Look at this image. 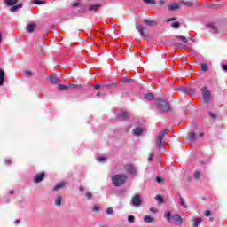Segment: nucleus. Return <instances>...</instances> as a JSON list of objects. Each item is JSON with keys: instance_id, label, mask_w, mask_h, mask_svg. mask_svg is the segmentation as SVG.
<instances>
[{"instance_id": "10", "label": "nucleus", "mask_w": 227, "mask_h": 227, "mask_svg": "<svg viewBox=\"0 0 227 227\" xmlns=\"http://www.w3.org/2000/svg\"><path fill=\"white\" fill-rule=\"evenodd\" d=\"M62 201H63V197H61V195H57L55 198V206L61 207Z\"/></svg>"}, {"instance_id": "42", "label": "nucleus", "mask_w": 227, "mask_h": 227, "mask_svg": "<svg viewBox=\"0 0 227 227\" xmlns=\"http://www.w3.org/2000/svg\"><path fill=\"white\" fill-rule=\"evenodd\" d=\"M69 87H70V88H75V89H77V88H82V85H78V84H69Z\"/></svg>"}, {"instance_id": "34", "label": "nucleus", "mask_w": 227, "mask_h": 227, "mask_svg": "<svg viewBox=\"0 0 227 227\" xmlns=\"http://www.w3.org/2000/svg\"><path fill=\"white\" fill-rule=\"evenodd\" d=\"M106 214H108V215H113L114 214V210H113L112 207H108L106 208Z\"/></svg>"}, {"instance_id": "30", "label": "nucleus", "mask_w": 227, "mask_h": 227, "mask_svg": "<svg viewBox=\"0 0 227 227\" xmlns=\"http://www.w3.org/2000/svg\"><path fill=\"white\" fill-rule=\"evenodd\" d=\"M196 137V134L194 132H192L188 135V139H190V141H194Z\"/></svg>"}, {"instance_id": "32", "label": "nucleus", "mask_w": 227, "mask_h": 227, "mask_svg": "<svg viewBox=\"0 0 227 227\" xmlns=\"http://www.w3.org/2000/svg\"><path fill=\"white\" fill-rule=\"evenodd\" d=\"M182 4H184V6H194V4H192V2H185V1H182Z\"/></svg>"}, {"instance_id": "44", "label": "nucleus", "mask_w": 227, "mask_h": 227, "mask_svg": "<svg viewBox=\"0 0 227 227\" xmlns=\"http://www.w3.org/2000/svg\"><path fill=\"white\" fill-rule=\"evenodd\" d=\"M85 196H86V198L88 199V200H91V198H92V194L91 193H90V192H86L85 193Z\"/></svg>"}, {"instance_id": "51", "label": "nucleus", "mask_w": 227, "mask_h": 227, "mask_svg": "<svg viewBox=\"0 0 227 227\" xmlns=\"http://www.w3.org/2000/svg\"><path fill=\"white\" fill-rule=\"evenodd\" d=\"M93 210H94L95 212H98V211L100 210V207H98V206H95V207H93Z\"/></svg>"}, {"instance_id": "39", "label": "nucleus", "mask_w": 227, "mask_h": 227, "mask_svg": "<svg viewBox=\"0 0 227 227\" xmlns=\"http://www.w3.org/2000/svg\"><path fill=\"white\" fill-rule=\"evenodd\" d=\"M172 27H173L174 29H178V27H180V23H178V22L173 23V24H172Z\"/></svg>"}, {"instance_id": "11", "label": "nucleus", "mask_w": 227, "mask_h": 227, "mask_svg": "<svg viewBox=\"0 0 227 227\" xmlns=\"http://www.w3.org/2000/svg\"><path fill=\"white\" fill-rule=\"evenodd\" d=\"M132 134L134 136H141V134H143V129L142 128H135L133 130H132Z\"/></svg>"}, {"instance_id": "36", "label": "nucleus", "mask_w": 227, "mask_h": 227, "mask_svg": "<svg viewBox=\"0 0 227 227\" xmlns=\"http://www.w3.org/2000/svg\"><path fill=\"white\" fill-rule=\"evenodd\" d=\"M200 176H201V173H200V171H195L194 173L195 180H200Z\"/></svg>"}, {"instance_id": "6", "label": "nucleus", "mask_w": 227, "mask_h": 227, "mask_svg": "<svg viewBox=\"0 0 227 227\" xmlns=\"http://www.w3.org/2000/svg\"><path fill=\"white\" fill-rule=\"evenodd\" d=\"M206 27H207V29H209V31L211 33H214L215 35H217L219 33H221L222 28L217 27V25H215V23H208L206 25Z\"/></svg>"}, {"instance_id": "24", "label": "nucleus", "mask_w": 227, "mask_h": 227, "mask_svg": "<svg viewBox=\"0 0 227 227\" xmlns=\"http://www.w3.org/2000/svg\"><path fill=\"white\" fill-rule=\"evenodd\" d=\"M27 33H33L35 31V24H29L27 26Z\"/></svg>"}, {"instance_id": "23", "label": "nucleus", "mask_w": 227, "mask_h": 227, "mask_svg": "<svg viewBox=\"0 0 227 227\" xmlns=\"http://www.w3.org/2000/svg\"><path fill=\"white\" fill-rule=\"evenodd\" d=\"M96 159L98 162H106V160H107V156L106 155L98 156Z\"/></svg>"}, {"instance_id": "47", "label": "nucleus", "mask_w": 227, "mask_h": 227, "mask_svg": "<svg viewBox=\"0 0 227 227\" xmlns=\"http://www.w3.org/2000/svg\"><path fill=\"white\" fill-rule=\"evenodd\" d=\"M156 182H157L158 184H160V183L162 182V178H161L160 176H157V177H156Z\"/></svg>"}, {"instance_id": "53", "label": "nucleus", "mask_w": 227, "mask_h": 227, "mask_svg": "<svg viewBox=\"0 0 227 227\" xmlns=\"http://www.w3.org/2000/svg\"><path fill=\"white\" fill-rule=\"evenodd\" d=\"M150 212H152L153 214H155L157 212V210H155L153 207H151L150 209Z\"/></svg>"}, {"instance_id": "56", "label": "nucleus", "mask_w": 227, "mask_h": 227, "mask_svg": "<svg viewBox=\"0 0 227 227\" xmlns=\"http://www.w3.org/2000/svg\"><path fill=\"white\" fill-rule=\"evenodd\" d=\"M94 88H95V90H100V85H98V84L94 85Z\"/></svg>"}, {"instance_id": "48", "label": "nucleus", "mask_w": 227, "mask_h": 227, "mask_svg": "<svg viewBox=\"0 0 227 227\" xmlns=\"http://www.w3.org/2000/svg\"><path fill=\"white\" fill-rule=\"evenodd\" d=\"M177 47H179V49H187V46L183 44H177Z\"/></svg>"}, {"instance_id": "9", "label": "nucleus", "mask_w": 227, "mask_h": 227, "mask_svg": "<svg viewBox=\"0 0 227 227\" xmlns=\"http://www.w3.org/2000/svg\"><path fill=\"white\" fill-rule=\"evenodd\" d=\"M172 219L176 223V224H177L178 226H180V224H182V217H180V215H174L172 216Z\"/></svg>"}, {"instance_id": "63", "label": "nucleus", "mask_w": 227, "mask_h": 227, "mask_svg": "<svg viewBox=\"0 0 227 227\" xmlns=\"http://www.w3.org/2000/svg\"><path fill=\"white\" fill-rule=\"evenodd\" d=\"M10 194H13V191L12 190L10 191Z\"/></svg>"}, {"instance_id": "33", "label": "nucleus", "mask_w": 227, "mask_h": 227, "mask_svg": "<svg viewBox=\"0 0 227 227\" xmlns=\"http://www.w3.org/2000/svg\"><path fill=\"white\" fill-rule=\"evenodd\" d=\"M177 38L179 40H181L183 43H187V42H188V40L186 39L185 36L179 35V36H177Z\"/></svg>"}, {"instance_id": "55", "label": "nucleus", "mask_w": 227, "mask_h": 227, "mask_svg": "<svg viewBox=\"0 0 227 227\" xmlns=\"http://www.w3.org/2000/svg\"><path fill=\"white\" fill-rule=\"evenodd\" d=\"M5 164H7V166H9V164H12V161L10 160H5Z\"/></svg>"}, {"instance_id": "41", "label": "nucleus", "mask_w": 227, "mask_h": 227, "mask_svg": "<svg viewBox=\"0 0 227 227\" xmlns=\"http://www.w3.org/2000/svg\"><path fill=\"white\" fill-rule=\"evenodd\" d=\"M35 4H45L44 1L34 0Z\"/></svg>"}, {"instance_id": "37", "label": "nucleus", "mask_w": 227, "mask_h": 227, "mask_svg": "<svg viewBox=\"0 0 227 227\" xmlns=\"http://www.w3.org/2000/svg\"><path fill=\"white\" fill-rule=\"evenodd\" d=\"M145 4H155V0H144Z\"/></svg>"}, {"instance_id": "61", "label": "nucleus", "mask_w": 227, "mask_h": 227, "mask_svg": "<svg viewBox=\"0 0 227 227\" xmlns=\"http://www.w3.org/2000/svg\"><path fill=\"white\" fill-rule=\"evenodd\" d=\"M199 137H203V133H200Z\"/></svg>"}, {"instance_id": "54", "label": "nucleus", "mask_w": 227, "mask_h": 227, "mask_svg": "<svg viewBox=\"0 0 227 227\" xmlns=\"http://www.w3.org/2000/svg\"><path fill=\"white\" fill-rule=\"evenodd\" d=\"M222 68H223V70H224L225 72H227V65L222 66Z\"/></svg>"}, {"instance_id": "43", "label": "nucleus", "mask_w": 227, "mask_h": 227, "mask_svg": "<svg viewBox=\"0 0 227 227\" xmlns=\"http://www.w3.org/2000/svg\"><path fill=\"white\" fill-rule=\"evenodd\" d=\"M166 4V0H160L159 6H164Z\"/></svg>"}, {"instance_id": "29", "label": "nucleus", "mask_w": 227, "mask_h": 227, "mask_svg": "<svg viewBox=\"0 0 227 227\" xmlns=\"http://www.w3.org/2000/svg\"><path fill=\"white\" fill-rule=\"evenodd\" d=\"M24 75H25V77H33V72H31L29 70H26V71H24Z\"/></svg>"}, {"instance_id": "22", "label": "nucleus", "mask_w": 227, "mask_h": 227, "mask_svg": "<svg viewBox=\"0 0 227 227\" xmlns=\"http://www.w3.org/2000/svg\"><path fill=\"white\" fill-rule=\"evenodd\" d=\"M202 219L200 217H197L193 219V226L198 227L200 226V223H201Z\"/></svg>"}, {"instance_id": "49", "label": "nucleus", "mask_w": 227, "mask_h": 227, "mask_svg": "<svg viewBox=\"0 0 227 227\" xmlns=\"http://www.w3.org/2000/svg\"><path fill=\"white\" fill-rule=\"evenodd\" d=\"M209 116L213 118V120H215V114H213L212 112H209Z\"/></svg>"}, {"instance_id": "19", "label": "nucleus", "mask_w": 227, "mask_h": 227, "mask_svg": "<svg viewBox=\"0 0 227 227\" xmlns=\"http://www.w3.org/2000/svg\"><path fill=\"white\" fill-rule=\"evenodd\" d=\"M3 84H4V71L0 69V86H3Z\"/></svg>"}, {"instance_id": "3", "label": "nucleus", "mask_w": 227, "mask_h": 227, "mask_svg": "<svg viewBox=\"0 0 227 227\" xmlns=\"http://www.w3.org/2000/svg\"><path fill=\"white\" fill-rule=\"evenodd\" d=\"M131 207H135L136 208H139L141 205H143V198L140 194H135L132 196L130 200Z\"/></svg>"}, {"instance_id": "18", "label": "nucleus", "mask_w": 227, "mask_h": 227, "mask_svg": "<svg viewBox=\"0 0 227 227\" xmlns=\"http://www.w3.org/2000/svg\"><path fill=\"white\" fill-rule=\"evenodd\" d=\"M178 8H180V5L176 3L172 4L171 5L168 6V10L170 12H175V10H178Z\"/></svg>"}, {"instance_id": "12", "label": "nucleus", "mask_w": 227, "mask_h": 227, "mask_svg": "<svg viewBox=\"0 0 227 227\" xmlns=\"http://www.w3.org/2000/svg\"><path fill=\"white\" fill-rule=\"evenodd\" d=\"M179 205H181L183 208H189V206L185 202V200L182 198V196H179Z\"/></svg>"}, {"instance_id": "59", "label": "nucleus", "mask_w": 227, "mask_h": 227, "mask_svg": "<svg viewBox=\"0 0 227 227\" xmlns=\"http://www.w3.org/2000/svg\"><path fill=\"white\" fill-rule=\"evenodd\" d=\"M80 191H81L82 192H84V187L81 186V187H80Z\"/></svg>"}, {"instance_id": "27", "label": "nucleus", "mask_w": 227, "mask_h": 227, "mask_svg": "<svg viewBox=\"0 0 227 227\" xmlns=\"http://www.w3.org/2000/svg\"><path fill=\"white\" fill-rule=\"evenodd\" d=\"M58 89L64 90H70V85L67 86V85L59 84V85H58Z\"/></svg>"}, {"instance_id": "1", "label": "nucleus", "mask_w": 227, "mask_h": 227, "mask_svg": "<svg viewBox=\"0 0 227 227\" xmlns=\"http://www.w3.org/2000/svg\"><path fill=\"white\" fill-rule=\"evenodd\" d=\"M157 106L159 111H160L161 113H168V111H171V106H169V103H168L163 98H157Z\"/></svg>"}, {"instance_id": "16", "label": "nucleus", "mask_w": 227, "mask_h": 227, "mask_svg": "<svg viewBox=\"0 0 227 227\" xmlns=\"http://www.w3.org/2000/svg\"><path fill=\"white\" fill-rule=\"evenodd\" d=\"M127 118H129V113L127 112H122L118 115L119 120H127Z\"/></svg>"}, {"instance_id": "31", "label": "nucleus", "mask_w": 227, "mask_h": 227, "mask_svg": "<svg viewBox=\"0 0 227 227\" xmlns=\"http://www.w3.org/2000/svg\"><path fill=\"white\" fill-rule=\"evenodd\" d=\"M145 98H146V100H153V94L152 93L145 94Z\"/></svg>"}, {"instance_id": "40", "label": "nucleus", "mask_w": 227, "mask_h": 227, "mask_svg": "<svg viewBox=\"0 0 227 227\" xmlns=\"http://www.w3.org/2000/svg\"><path fill=\"white\" fill-rule=\"evenodd\" d=\"M135 219H136V217H134V215H129V216H128V221H129V223H134Z\"/></svg>"}, {"instance_id": "60", "label": "nucleus", "mask_w": 227, "mask_h": 227, "mask_svg": "<svg viewBox=\"0 0 227 227\" xmlns=\"http://www.w3.org/2000/svg\"><path fill=\"white\" fill-rule=\"evenodd\" d=\"M15 223L16 224H19V223H20V220H16Z\"/></svg>"}, {"instance_id": "26", "label": "nucleus", "mask_w": 227, "mask_h": 227, "mask_svg": "<svg viewBox=\"0 0 227 227\" xmlns=\"http://www.w3.org/2000/svg\"><path fill=\"white\" fill-rule=\"evenodd\" d=\"M144 221L145 223H153V218L150 215H146V216L144 217Z\"/></svg>"}, {"instance_id": "57", "label": "nucleus", "mask_w": 227, "mask_h": 227, "mask_svg": "<svg viewBox=\"0 0 227 227\" xmlns=\"http://www.w3.org/2000/svg\"><path fill=\"white\" fill-rule=\"evenodd\" d=\"M3 42V33L0 31V43Z\"/></svg>"}, {"instance_id": "35", "label": "nucleus", "mask_w": 227, "mask_h": 227, "mask_svg": "<svg viewBox=\"0 0 227 227\" xmlns=\"http://www.w3.org/2000/svg\"><path fill=\"white\" fill-rule=\"evenodd\" d=\"M155 200L160 203H162L164 201V199L160 195H156Z\"/></svg>"}, {"instance_id": "50", "label": "nucleus", "mask_w": 227, "mask_h": 227, "mask_svg": "<svg viewBox=\"0 0 227 227\" xmlns=\"http://www.w3.org/2000/svg\"><path fill=\"white\" fill-rule=\"evenodd\" d=\"M175 20H176V19H175V18H169V19L167 20V22H173V21H175Z\"/></svg>"}, {"instance_id": "17", "label": "nucleus", "mask_w": 227, "mask_h": 227, "mask_svg": "<svg viewBox=\"0 0 227 227\" xmlns=\"http://www.w3.org/2000/svg\"><path fill=\"white\" fill-rule=\"evenodd\" d=\"M18 0H4V4H6V6H13L15 4H17Z\"/></svg>"}, {"instance_id": "14", "label": "nucleus", "mask_w": 227, "mask_h": 227, "mask_svg": "<svg viewBox=\"0 0 227 227\" xmlns=\"http://www.w3.org/2000/svg\"><path fill=\"white\" fill-rule=\"evenodd\" d=\"M66 185L67 184L65 182L59 183L53 187V191H59V189H63Z\"/></svg>"}, {"instance_id": "15", "label": "nucleus", "mask_w": 227, "mask_h": 227, "mask_svg": "<svg viewBox=\"0 0 227 227\" xmlns=\"http://www.w3.org/2000/svg\"><path fill=\"white\" fill-rule=\"evenodd\" d=\"M144 24H146V26L153 27V26H157V21L144 20Z\"/></svg>"}, {"instance_id": "52", "label": "nucleus", "mask_w": 227, "mask_h": 227, "mask_svg": "<svg viewBox=\"0 0 227 227\" xmlns=\"http://www.w3.org/2000/svg\"><path fill=\"white\" fill-rule=\"evenodd\" d=\"M153 160V153H151L148 160Z\"/></svg>"}, {"instance_id": "4", "label": "nucleus", "mask_w": 227, "mask_h": 227, "mask_svg": "<svg viewBox=\"0 0 227 227\" xmlns=\"http://www.w3.org/2000/svg\"><path fill=\"white\" fill-rule=\"evenodd\" d=\"M164 136H168V129H162L157 138H156V145L158 148H162V139H164Z\"/></svg>"}, {"instance_id": "20", "label": "nucleus", "mask_w": 227, "mask_h": 227, "mask_svg": "<svg viewBox=\"0 0 227 227\" xmlns=\"http://www.w3.org/2000/svg\"><path fill=\"white\" fill-rule=\"evenodd\" d=\"M99 8H100V5L93 4V5L89 6L88 12H97V10H98Z\"/></svg>"}, {"instance_id": "13", "label": "nucleus", "mask_w": 227, "mask_h": 227, "mask_svg": "<svg viewBox=\"0 0 227 227\" xmlns=\"http://www.w3.org/2000/svg\"><path fill=\"white\" fill-rule=\"evenodd\" d=\"M50 81L52 84H59L60 82L59 78H58L56 75H51Z\"/></svg>"}, {"instance_id": "62", "label": "nucleus", "mask_w": 227, "mask_h": 227, "mask_svg": "<svg viewBox=\"0 0 227 227\" xmlns=\"http://www.w3.org/2000/svg\"><path fill=\"white\" fill-rule=\"evenodd\" d=\"M190 40H191L192 42H194V38H192V37H191Z\"/></svg>"}, {"instance_id": "8", "label": "nucleus", "mask_w": 227, "mask_h": 227, "mask_svg": "<svg viewBox=\"0 0 227 227\" xmlns=\"http://www.w3.org/2000/svg\"><path fill=\"white\" fill-rule=\"evenodd\" d=\"M43 178H45V173L42 172V173L36 174L34 177V182L35 184H40V182H42Z\"/></svg>"}, {"instance_id": "28", "label": "nucleus", "mask_w": 227, "mask_h": 227, "mask_svg": "<svg viewBox=\"0 0 227 227\" xmlns=\"http://www.w3.org/2000/svg\"><path fill=\"white\" fill-rule=\"evenodd\" d=\"M138 33L141 36H145V27L143 26H138Z\"/></svg>"}, {"instance_id": "7", "label": "nucleus", "mask_w": 227, "mask_h": 227, "mask_svg": "<svg viewBox=\"0 0 227 227\" xmlns=\"http://www.w3.org/2000/svg\"><path fill=\"white\" fill-rule=\"evenodd\" d=\"M202 97L204 99V102H209L210 101V91L207 87L202 88Z\"/></svg>"}, {"instance_id": "46", "label": "nucleus", "mask_w": 227, "mask_h": 227, "mask_svg": "<svg viewBox=\"0 0 227 227\" xmlns=\"http://www.w3.org/2000/svg\"><path fill=\"white\" fill-rule=\"evenodd\" d=\"M211 212L210 211H206L205 213H204V215H206V217H210V215H211Z\"/></svg>"}, {"instance_id": "58", "label": "nucleus", "mask_w": 227, "mask_h": 227, "mask_svg": "<svg viewBox=\"0 0 227 227\" xmlns=\"http://www.w3.org/2000/svg\"><path fill=\"white\" fill-rule=\"evenodd\" d=\"M129 81H130V80H129V79H127V78H123V82H129Z\"/></svg>"}, {"instance_id": "5", "label": "nucleus", "mask_w": 227, "mask_h": 227, "mask_svg": "<svg viewBox=\"0 0 227 227\" xmlns=\"http://www.w3.org/2000/svg\"><path fill=\"white\" fill-rule=\"evenodd\" d=\"M124 169L129 173V175H131L132 176H136V175H137V168L136 166L130 163L126 164L124 166Z\"/></svg>"}, {"instance_id": "21", "label": "nucleus", "mask_w": 227, "mask_h": 227, "mask_svg": "<svg viewBox=\"0 0 227 227\" xmlns=\"http://www.w3.org/2000/svg\"><path fill=\"white\" fill-rule=\"evenodd\" d=\"M19 8H22V4H19L17 5H12L11 8H10V12H17L19 10Z\"/></svg>"}, {"instance_id": "2", "label": "nucleus", "mask_w": 227, "mask_h": 227, "mask_svg": "<svg viewBox=\"0 0 227 227\" xmlns=\"http://www.w3.org/2000/svg\"><path fill=\"white\" fill-rule=\"evenodd\" d=\"M127 181V176L125 175H115L112 177V182L115 187H120V185H123Z\"/></svg>"}, {"instance_id": "45", "label": "nucleus", "mask_w": 227, "mask_h": 227, "mask_svg": "<svg viewBox=\"0 0 227 227\" xmlns=\"http://www.w3.org/2000/svg\"><path fill=\"white\" fill-rule=\"evenodd\" d=\"M81 4L79 2H74L71 4V6H73L74 8L77 7V6H80Z\"/></svg>"}, {"instance_id": "38", "label": "nucleus", "mask_w": 227, "mask_h": 227, "mask_svg": "<svg viewBox=\"0 0 227 227\" xmlns=\"http://www.w3.org/2000/svg\"><path fill=\"white\" fill-rule=\"evenodd\" d=\"M201 70L207 72L208 70V66H207V64H201Z\"/></svg>"}, {"instance_id": "25", "label": "nucleus", "mask_w": 227, "mask_h": 227, "mask_svg": "<svg viewBox=\"0 0 227 227\" xmlns=\"http://www.w3.org/2000/svg\"><path fill=\"white\" fill-rule=\"evenodd\" d=\"M164 217H165V219H167V221H171V212L166 211L164 214Z\"/></svg>"}, {"instance_id": "64", "label": "nucleus", "mask_w": 227, "mask_h": 227, "mask_svg": "<svg viewBox=\"0 0 227 227\" xmlns=\"http://www.w3.org/2000/svg\"><path fill=\"white\" fill-rule=\"evenodd\" d=\"M100 95V93H98L97 96L98 97Z\"/></svg>"}]
</instances>
